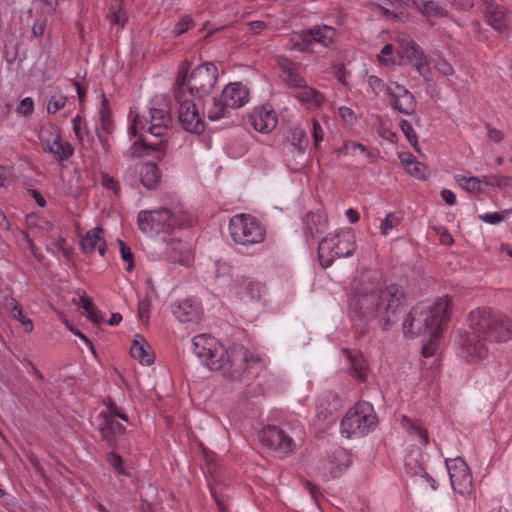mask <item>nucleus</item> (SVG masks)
I'll return each mask as SVG.
<instances>
[{
  "mask_svg": "<svg viewBox=\"0 0 512 512\" xmlns=\"http://www.w3.org/2000/svg\"><path fill=\"white\" fill-rule=\"evenodd\" d=\"M406 305L401 285L360 281L351 289L349 317L355 325L364 327L376 321L383 331H388L398 323Z\"/></svg>",
  "mask_w": 512,
  "mask_h": 512,
  "instance_id": "1",
  "label": "nucleus"
},
{
  "mask_svg": "<svg viewBox=\"0 0 512 512\" xmlns=\"http://www.w3.org/2000/svg\"><path fill=\"white\" fill-rule=\"evenodd\" d=\"M450 306L448 296L437 298L428 308L422 304L413 306L402 324L404 336L413 339L421 334H428L436 338L449 320Z\"/></svg>",
  "mask_w": 512,
  "mask_h": 512,
  "instance_id": "2",
  "label": "nucleus"
},
{
  "mask_svg": "<svg viewBox=\"0 0 512 512\" xmlns=\"http://www.w3.org/2000/svg\"><path fill=\"white\" fill-rule=\"evenodd\" d=\"M191 63L184 60L180 63L173 85L174 99L182 96L202 99L210 94L218 79V69L213 63L198 65L190 72Z\"/></svg>",
  "mask_w": 512,
  "mask_h": 512,
  "instance_id": "3",
  "label": "nucleus"
},
{
  "mask_svg": "<svg viewBox=\"0 0 512 512\" xmlns=\"http://www.w3.org/2000/svg\"><path fill=\"white\" fill-rule=\"evenodd\" d=\"M469 328L489 343H507L512 339V317L491 307H478L468 315Z\"/></svg>",
  "mask_w": 512,
  "mask_h": 512,
  "instance_id": "4",
  "label": "nucleus"
},
{
  "mask_svg": "<svg viewBox=\"0 0 512 512\" xmlns=\"http://www.w3.org/2000/svg\"><path fill=\"white\" fill-rule=\"evenodd\" d=\"M171 122L172 117L169 112L163 109L152 108L150 110V122L147 132L154 139H149L144 134H141L133 144V155L145 157L156 154V159L162 161L168 149V140L163 137L169 129Z\"/></svg>",
  "mask_w": 512,
  "mask_h": 512,
  "instance_id": "5",
  "label": "nucleus"
},
{
  "mask_svg": "<svg viewBox=\"0 0 512 512\" xmlns=\"http://www.w3.org/2000/svg\"><path fill=\"white\" fill-rule=\"evenodd\" d=\"M355 249V234L352 229H340L329 233L318 245L320 265L326 269L333 264L335 259L351 256Z\"/></svg>",
  "mask_w": 512,
  "mask_h": 512,
  "instance_id": "6",
  "label": "nucleus"
},
{
  "mask_svg": "<svg viewBox=\"0 0 512 512\" xmlns=\"http://www.w3.org/2000/svg\"><path fill=\"white\" fill-rule=\"evenodd\" d=\"M378 417L368 402H358L349 409L340 422V432L346 438L363 437L373 431Z\"/></svg>",
  "mask_w": 512,
  "mask_h": 512,
  "instance_id": "7",
  "label": "nucleus"
},
{
  "mask_svg": "<svg viewBox=\"0 0 512 512\" xmlns=\"http://www.w3.org/2000/svg\"><path fill=\"white\" fill-rule=\"evenodd\" d=\"M229 232L232 240L242 246H253L265 240L266 227L255 216L236 214L229 220Z\"/></svg>",
  "mask_w": 512,
  "mask_h": 512,
  "instance_id": "8",
  "label": "nucleus"
},
{
  "mask_svg": "<svg viewBox=\"0 0 512 512\" xmlns=\"http://www.w3.org/2000/svg\"><path fill=\"white\" fill-rule=\"evenodd\" d=\"M182 225L180 217L165 207L157 210L141 211L138 214L139 229L151 236L162 232L170 233L176 227H181Z\"/></svg>",
  "mask_w": 512,
  "mask_h": 512,
  "instance_id": "9",
  "label": "nucleus"
},
{
  "mask_svg": "<svg viewBox=\"0 0 512 512\" xmlns=\"http://www.w3.org/2000/svg\"><path fill=\"white\" fill-rule=\"evenodd\" d=\"M217 345L216 338L207 334H200L192 339L193 352L200 359H204L206 366L212 371H220L224 366V350L222 344L220 348Z\"/></svg>",
  "mask_w": 512,
  "mask_h": 512,
  "instance_id": "10",
  "label": "nucleus"
},
{
  "mask_svg": "<svg viewBox=\"0 0 512 512\" xmlns=\"http://www.w3.org/2000/svg\"><path fill=\"white\" fill-rule=\"evenodd\" d=\"M258 439L264 448L279 456L293 452L296 447L294 439L283 428L276 425L263 427L258 434Z\"/></svg>",
  "mask_w": 512,
  "mask_h": 512,
  "instance_id": "11",
  "label": "nucleus"
},
{
  "mask_svg": "<svg viewBox=\"0 0 512 512\" xmlns=\"http://www.w3.org/2000/svg\"><path fill=\"white\" fill-rule=\"evenodd\" d=\"M397 42V52L399 56L413 65L419 75L429 80L431 70L421 47L409 35L404 33L398 35Z\"/></svg>",
  "mask_w": 512,
  "mask_h": 512,
  "instance_id": "12",
  "label": "nucleus"
},
{
  "mask_svg": "<svg viewBox=\"0 0 512 512\" xmlns=\"http://www.w3.org/2000/svg\"><path fill=\"white\" fill-rule=\"evenodd\" d=\"M487 341L482 335L472 331L460 335L458 356L467 363H476L486 358L489 353Z\"/></svg>",
  "mask_w": 512,
  "mask_h": 512,
  "instance_id": "13",
  "label": "nucleus"
},
{
  "mask_svg": "<svg viewBox=\"0 0 512 512\" xmlns=\"http://www.w3.org/2000/svg\"><path fill=\"white\" fill-rule=\"evenodd\" d=\"M445 464L453 490L462 496L470 495L473 484L466 462L461 457H456L446 459Z\"/></svg>",
  "mask_w": 512,
  "mask_h": 512,
  "instance_id": "14",
  "label": "nucleus"
},
{
  "mask_svg": "<svg viewBox=\"0 0 512 512\" xmlns=\"http://www.w3.org/2000/svg\"><path fill=\"white\" fill-rule=\"evenodd\" d=\"M226 356V373L231 378L240 376L252 364L261 362L260 355L250 353L242 345L235 346L230 353L226 350Z\"/></svg>",
  "mask_w": 512,
  "mask_h": 512,
  "instance_id": "15",
  "label": "nucleus"
},
{
  "mask_svg": "<svg viewBox=\"0 0 512 512\" xmlns=\"http://www.w3.org/2000/svg\"><path fill=\"white\" fill-rule=\"evenodd\" d=\"M178 105V119L184 130L200 134L204 131V121L200 117L195 104L188 97L174 99Z\"/></svg>",
  "mask_w": 512,
  "mask_h": 512,
  "instance_id": "16",
  "label": "nucleus"
},
{
  "mask_svg": "<svg viewBox=\"0 0 512 512\" xmlns=\"http://www.w3.org/2000/svg\"><path fill=\"white\" fill-rule=\"evenodd\" d=\"M483 13L487 23L499 34L508 37L510 26L507 20V10L492 0L483 1Z\"/></svg>",
  "mask_w": 512,
  "mask_h": 512,
  "instance_id": "17",
  "label": "nucleus"
},
{
  "mask_svg": "<svg viewBox=\"0 0 512 512\" xmlns=\"http://www.w3.org/2000/svg\"><path fill=\"white\" fill-rule=\"evenodd\" d=\"M249 121L256 131L263 134L272 132L278 123L276 112L269 105L255 107L249 115Z\"/></svg>",
  "mask_w": 512,
  "mask_h": 512,
  "instance_id": "18",
  "label": "nucleus"
},
{
  "mask_svg": "<svg viewBox=\"0 0 512 512\" xmlns=\"http://www.w3.org/2000/svg\"><path fill=\"white\" fill-rule=\"evenodd\" d=\"M98 419L101 420L97 426L101 439L106 442L108 447L116 448V436L125 433V426L108 413L101 412Z\"/></svg>",
  "mask_w": 512,
  "mask_h": 512,
  "instance_id": "19",
  "label": "nucleus"
},
{
  "mask_svg": "<svg viewBox=\"0 0 512 512\" xmlns=\"http://www.w3.org/2000/svg\"><path fill=\"white\" fill-rule=\"evenodd\" d=\"M328 228V219L320 210L310 211L303 219V233L306 238H315Z\"/></svg>",
  "mask_w": 512,
  "mask_h": 512,
  "instance_id": "20",
  "label": "nucleus"
},
{
  "mask_svg": "<svg viewBox=\"0 0 512 512\" xmlns=\"http://www.w3.org/2000/svg\"><path fill=\"white\" fill-rule=\"evenodd\" d=\"M262 286L259 282L245 279L243 277L236 278L230 286V293L234 294L241 300H257L260 297Z\"/></svg>",
  "mask_w": 512,
  "mask_h": 512,
  "instance_id": "21",
  "label": "nucleus"
},
{
  "mask_svg": "<svg viewBox=\"0 0 512 512\" xmlns=\"http://www.w3.org/2000/svg\"><path fill=\"white\" fill-rule=\"evenodd\" d=\"M250 91L242 82H230L226 84V108L238 109L248 103Z\"/></svg>",
  "mask_w": 512,
  "mask_h": 512,
  "instance_id": "22",
  "label": "nucleus"
},
{
  "mask_svg": "<svg viewBox=\"0 0 512 512\" xmlns=\"http://www.w3.org/2000/svg\"><path fill=\"white\" fill-rule=\"evenodd\" d=\"M278 66L281 70L283 81L291 88H299L306 85V80L300 75L297 65L286 57L277 59Z\"/></svg>",
  "mask_w": 512,
  "mask_h": 512,
  "instance_id": "23",
  "label": "nucleus"
},
{
  "mask_svg": "<svg viewBox=\"0 0 512 512\" xmlns=\"http://www.w3.org/2000/svg\"><path fill=\"white\" fill-rule=\"evenodd\" d=\"M307 30L310 33L309 36L312 48L315 44L329 48L336 39V30L328 25L314 26Z\"/></svg>",
  "mask_w": 512,
  "mask_h": 512,
  "instance_id": "24",
  "label": "nucleus"
},
{
  "mask_svg": "<svg viewBox=\"0 0 512 512\" xmlns=\"http://www.w3.org/2000/svg\"><path fill=\"white\" fill-rule=\"evenodd\" d=\"M343 354L347 356L350 361V373L361 382H366L368 378V365L363 355L359 352H354L349 349H343Z\"/></svg>",
  "mask_w": 512,
  "mask_h": 512,
  "instance_id": "25",
  "label": "nucleus"
},
{
  "mask_svg": "<svg viewBox=\"0 0 512 512\" xmlns=\"http://www.w3.org/2000/svg\"><path fill=\"white\" fill-rule=\"evenodd\" d=\"M329 464L330 477L337 478L352 464L351 456L344 448H337L330 455Z\"/></svg>",
  "mask_w": 512,
  "mask_h": 512,
  "instance_id": "26",
  "label": "nucleus"
},
{
  "mask_svg": "<svg viewBox=\"0 0 512 512\" xmlns=\"http://www.w3.org/2000/svg\"><path fill=\"white\" fill-rule=\"evenodd\" d=\"M172 311L180 322H191L199 315V304L192 299H186L174 304Z\"/></svg>",
  "mask_w": 512,
  "mask_h": 512,
  "instance_id": "27",
  "label": "nucleus"
},
{
  "mask_svg": "<svg viewBox=\"0 0 512 512\" xmlns=\"http://www.w3.org/2000/svg\"><path fill=\"white\" fill-rule=\"evenodd\" d=\"M166 254L172 262L185 265L190 260L191 251L188 245L183 241L171 239L167 244Z\"/></svg>",
  "mask_w": 512,
  "mask_h": 512,
  "instance_id": "28",
  "label": "nucleus"
},
{
  "mask_svg": "<svg viewBox=\"0 0 512 512\" xmlns=\"http://www.w3.org/2000/svg\"><path fill=\"white\" fill-rule=\"evenodd\" d=\"M140 180L142 185L149 190L158 186L161 180V171L155 162L148 161L141 166Z\"/></svg>",
  "mask_w": 512,
  "mask_h": 512,
  "instance_id": "29",
  "label": "nucleus"
},
{
  "mask_svg": "<svg viewBox=\"0 0 512 512\" xmlns=\"http://www.w3.org/2000/svg\"><path fill=\"white\" fill-rule=\"evenodd\" d=\"M298 89L299 90L294 95L295 98L308 108H319L325 101V97L321 92L312 87H308L307 84Z\"/></svg>",
  "mask_w": 512,
  "mask_h": 512,
  "instance_id": "30",
  "label": "nucleus"
},
{
  "mask_svg": "<svg viewBox=\"0 0 512 512\" xmlns=\"http://www.w3.org/2000/svg\"><path fill=\"white\" fill-rule=\"evenodd\" d=\"M309 34L307 29L293 33L286 44V48L290 51L313 52Z\"/></svg>",
  "mask_w": 512,
  "mask_h": 512,
  "instance_id": "31",
  "label": "nucleus"
},
{
  "mask_svg": "<svg viewBox=\"0 0 512 512\" xmlns=\"http://www.w3.org/2000/svg\"><path fill=\"white\" fill-rule=\"evenodd\" d=\"M149 345L144 338L135 339L130 348V355L140 361L141 364L151 365L154 363V355L149 351Z\"/></svg>",
  "mask_w": 512,
  "mask_h": 512,
  "instance_id": "32",
  "label": "nucleus"
},
{
  "mask_svg": "<svg viewBox=\"0 0 512 512\" xmlns=\"http://www.w3.org/2000/svg\"><path fill=\"white\" fill-rule=\"evenodd\" d=\"M413 6L423 15L432 17H445L447 11L433 0H412Z\"/></svg>",
  "mask_w": 512,
  "mask_h": 512,
  "instance_id": "33",
  "label": "nucleus"
},
{
  "mask_svg": "<svg viewBox=\"0 0 512 512\" xmlns=\"http://www.w3.org/2000/svg\"><path fill=\"white\" fill-rule=\"evenodd\" d=\"M49 152L54 154L59 161L68 160L73 154V147L68 143H63L60 139V135H56L54 140L47 143Z\"/></svg>",
  "mask_w": 512,
  "mask_h": 512,
  "instance_id": "34",
  "label": "nucleus"
},
{
  "mask_svg": "<svg viewBox=\"0 0 512 512\" xmlns=\"http://www.w3.org/2000/svg\"><path fill=\"white\" fill-rule=\"evenodd\" d=\"M391 105L399 113L404 115L414 114L417 101L412 93L400 95L399 98L392 100Z\"/></svg>",
  "mask_w": 512,
  "mask_h": 512,
  "instance_id": "35",
  "label": "nucleus"
},
{
  "mask_svg": "<svg viewBox=\"0 0 512 512\" xmlns=\"http://www.w3.org/2000/svg\"><path fill=\"white\" fill-rule=\"evenodd\" d=\"M401 424L411 435L417 437L420 444L426 446L429 443L427 431L418 423L403 415L401 418Z\"/></svg>",
  "mask_w": 512,
  "mask_h": 512,
  "instance_id": "36",
  "label": "nucleus"
},
{
  "mask_svg": "<svg viewBox=\"0 0 512 512\" xmlns=\"http://www.w3.org/2000/svg\"><path fill=\"white\" fill-rule=\"evenodd\" d=\"M103 229L96 227L86 233L81 239L80 245L85 253H93L99 241L102 239Z\"/></svg>",
  "mask_w": 512,
  "mask_h": 512,
  "instance_id": "37",
  "label": "nucleus"
},
{
  "mask_svg": "<svg viewBox=\"0 0 512 512\" xmlns=\"http://www.w3.org/2000/svg\"><path fill=\"white\" fill-rule=\"evenodd\" d=\"M224 90L219 98H212L205 104L207 116L210 120H218L224 116Z\"/></svg>",
  "mask_w": 512,
  "mask_h": 512,
  "instance_id": "38",
  "label": "nucleus"
},
{
  "mask_svg": "<svg viewBox=\"0 0 512 512\" xmlns=\"http://www.w3.org/2000/svg\"><path fill=\"white\" fill-rule=\"evenodd\" d=\"M403 216L400 212L388 213L381 221L380 231L382 235H388L393 229L397 228L401 223Z\"/></svg>",
  "mask_w": 512,
  "mask_h": 512,
  "instance_id": "39",
  "label": "nucleus"
},
{
  "mask_svg": "<svg viewBox=\"0 0 512 512\" xmlns=\"http://www.w3.org/2000/svg\"><path fill=\"white\" fill-rule=\"evenodd\" d=\"M337 152L344 155H356L357 153L366 154L368 158L372 157V153L367 151L366 147L354 141L344 143Z\"/></svg>",
  "mask_w": 512,
  "mask_h": 512,
  "instance_id": "40",
  "label": "nucleus"
},
{
  "mask_svg": "<svg viewBox=\"0 0 512 512\" xmlns=\"http://www.w3.org/2000/svg\"><path fill=\"white\" fill-rule=\"evenodd\" d=\"M512 181V177L503 175H489L483 177V183L486 186L498 187L500 190H506Z\"/></svg>",
  "mask_w": 512,
  "mask_h": 512,
  "instance_id": "41",
  "label": "nucleus"
},
{
  "mask_svg": "<svg viewBox=\"0 0 512 512\" xmlns=\"http://www.w3.org/2000/svg\"><path fill=\"white\" fill-rule=\"evenodd\" d=\"M11 304H13V306H12L13 318L18 320L22 324L25 332H31L33 330L32 320L24 315L22 309L19 307V305L17 304V302L14 299L12 300Z\"/></svg>",
  "mask_w": 512,
  "mask_h": 512,
  "instance_id": "42",
  "label": "nucleus"
},
{
  "mask_svg": "<svg viewBox=\"0 0 512 512\" xmlns=\"http://www.w3.org/2000/svg\"><path fill=\"white\" fill-rule=\"evenodd\" d=\"M117 242L120 247L121 258L124 262L127 263L126 270L132 271V269L134 268V256L131 251V248L128 245H126V243L121 239H118Z\"/></svg>",
  "mask_w": 512,
  "mask_h": 512,
  "instance_id": "43",
  "label": "nucleus"
},
{
  "mask_svg": "<svg viewBox=\"0 0 512 512\" xmlns=\"http://www.w3.org/2000/svg\"><path fill=\"white\" fill-rule=\"evenodd\" d=\"M291 143L300 152H304L308 144L305 132L301 129H295L292 132Z\"/></svg>",
  "mask_w": 512,
  "mask_h": 512,
  "instance_id": "44",
  "label": "nucleus"
},
{
  "mask_svg": "<svg viewBox=\"0 0 512 512\" xmlns=\"http://www.w3.org/2000/svg\"><path fill=\"white\" fill-rule=\"evenodd\" d=\"M462 182L461 185L463 189L468 192H481V184L483 183V178L479 179L478 177H462L460 179Z\"/></svg>",
  "mask_w": 512,
  "mask_h": 512,
  "instance_id": "45",
  "label": "nucleus"
},
{
  "mask_svg": "<svg viewBox=\"0 0 512 512\" xmlns=\"http://www.w3.org/2000/svg\"><path fill=\"white\" fill-rule=\"evenodd\" d=\"M100 127H96V129L105 130L106 133H112L113 130V122L111 119V110L110 108L100 109Z\"/></svg>",
  "mask_w": 512,
  "mask_h": 512,
  "instance_id": "46",
  "label": "nucleus"
},
{
  "mask_svg": "<svg viewBox=\"0 0 512 512\" xmlns=\"http://www.w3.org/2000/svg\"><path fill=\"white\" fill-rule=\"evenodd\" d=\"M108 463L113 467L114 471L120 475H128L123 467V459L121 455L115 452H110L107 455Z\"/></svg>",
  "mask_w": 512,
  "mask_h": 512,
  "instance_id": "47",
  "label": "nucleus"
},
{
  "mask_svg": "<svg viewBox=\"0 0 512 512\" xmlns=\"http://www.w3.org/2000/svg\"><path fill=\"white\" fill-rule=\"evenodd\" d=\"M399 125L409 143L415 148L418 141L412 124L408 120L402 119Z\"/></svg>",
  "mask_w": 512,
  "mask_h": 512,
  "instance_id": "48",
  "label": "nucleus"
},
{
  "mask_svg": "<svg viewBox=\"0 0 512 512\" xmlns=\"http://www.w3.org/2000/svg\"><path fill=\"white\" fill-rule=\"evenodd\" d=\"M67 101V97L63 95H53L48 102L47 111L50 114H54L62 109Z\"/></svg>",
  "mask_w": 512,
  "mask_h": 512,
  "instance_id": "49",
  "label": "nucleus"
},
{
  "mask_svg": "<svg viewBox=\"0 0 512 512\" xmlns=\"http://www.w3.org/2000/svg\"><path fill=\"white\" fill-rule=\"evenodd\" d=\"M101 184L103 187L112 190L116 196L120 195V186L118 181L109 174L105 172L101 173Z\"/></svg>",
  "mask_w": 512,
  "mask_h": 512,
  "instance_id": "50",
  "label": "nucleus"
},
{
  "mask_svg": "<svg viewBox=\"0 0 512 512\" xmlns=\"http://www.w3.org/2000/svg\"><path fill=\"white\" fill-rule=\"evenodd\" d=\"M409 93L411 92L408 89L396 82H393L386 87V94L391 98V100L399 98L400 95Z\"/></svg>",
  "mask_w": 512,
  "mask_h": 512,
  "instance_id": "51",
  "label": "nucleus"
},
{
  "mask_svg": "<svg viewBox=\"0 0 512 512\" xmlns=\"http://www.w3.org/2000/svg\"><path fill=\"white\" fill-rule=\"evenodd\" d=\"M192 26H194V21L189 16H184L175 25L173 33L176 37L180 36Z\"/></svg>",
  "mask_w": 512,
  "mask_h": 512,
  "instance_id": "52",
  "label": "nucleus"
},
{
  "mask_svg": "<svg viewBox=\"0 0 512 512\" xmlns=\"http://www.w3.org/2000/svg\"><path fill=\"white\" fill-rule=\"evenodd\" d=\"M368 85L376 95H378L382 91L386 92V87L388 86L384 83L382 79L375 75H370L368 77Z\"/></svg>",
  "mask_w": 512,
  "mask_h": 512,
  "instance_id": "53",
  "label": "nucleus"
},
{
  "mask_svg": "<svg viewBox=\"0 0 512 512\" xmlns=\"http://www.w3.org/2000/svg\"><path fill=\"white\" fill-rule=\"evenodd\" d=\"M17 111L26 117L30 116L34 111V102L32 98L26 97L22 99L17 107Z\"/></svg>",
  "mask_w": 512,
  "mask_h": 512,
  "instance_id": "54",
  "label": "nucleus"
},
{
  "mask_svg": "<svg viewBox=\"0 0 512 512\" xmlns=\"http://www.w3.org/2000/svg\"><path fill=\"white\" fill-rule=\"evenodd\" d=\"M339 115L341 119L348 125H353L357 121L355 112L347 106H342L339 108Z\"/></svg>",
  "mask_w": 512,
  "mask_h": 512,
  "instance_id": "55",
  "label": "nucleus"
},
{
  "mask_svg": "<svg viewBox=\"0 0 512 512\" xmlns=\"http://www.w3.org/2000/svg\"><path fill=\"white\" fill-rule=\"evenodd\" d=\"M478 218L488 224L495 225L504 220V217L501 213L498 212H488L484 214H480Z\"/></svg>",
  "mask_w": 512,
  "mask_h": 512,
  "instance_id": "56",
  "label": "nucleus"
},
{
  "mask_svg": "<svg viewBox=\"0 0 512 512\" xmlns=\"http://www.w3.org/2000/svg\"><path fill=\"white\" fill-rule=\"evenodd\" d=\"M435 69L444 76H449L454 73V69L451 64L445 59H439L435 63Z\"/></svg>",
  "mask_w": 512,
  "mask_h": 512,
  "instance_id": "57",
  "label": "nucleus"
},
{
  "mask_svg": "<svg viewBox=\"0 0 512 512\" xmlns=\"http://www.w3.org/2000/svg\"><path fill=\"white\" fill-rule=\"evenodd\" d=\"M485 128L487 132V137L490 141L494 143H499L503 140L504 135L500 130L496 129L495 127L488 123L485 125Z\"/></svg>",
  "mask_w": 512,
  "mask_h": 512,
  "instance_id": "58",
  "label": "nucleus"
},
{
  "mask_svg": "<svg viewBox=\"0 0 512 512\" xmlns=\"http://www.w3.org/2000/svg\"><path fill=\"white\" fill-rule=\"evenodd\" d=\"M424 170L425 166L417 160L408 168V172L410 175L417 179L423 180L426 179Z\"/></svg>",
  "mask_w": 512,
  "mask_h": 512,
  "instance_id": "59",
  "label": "nucleus"
},
{
  "mask_svg": "<svg viewBox=\"0 0 512 512\" xmlns=\"http://www.w3.org/2000/svg\"><path fill=\"white\" fill-rule=\"evenodd\" d=\"M247 151V147L245 143L241 140L237 143L235 148L230 147L228 150V155L232 158H239L243 156Z\"/></svg>",
  "mask_w": 512,
  "mask_h": 512,
  "instance_id": "60",
  "label": "nucleus"
},
{
  "mask_svg": "<svg viewBox=\"0 0 512 512\" xmlns=\"http://www.w3.org/2000/svg\"><path fill=\"white\" fill-rule=\"evenodd\" d=\"M333 74H334V77L339 81L341 82L342 84L346 85V74H347V70L345 68V65L342 64V63H339V64H336L334 66V71H333Z\"/></svg>",
  "mask_w": 512,
  "mask_h": 512,
  "instance_id": "61",
  "label": "nucleus"
},
{
  "mask_svg": "<svg viewBox=\"0 0 512 512\" xmlns=\"http://www.w3.org/2000/svg\"><path fill=\"white\" fill-rule=\"evenodd\" d=\"M81 122H82V118L79 115H77L73 119V130H74V133H75L76 137L81 142H83L84 141V134H86L89 137V133L87 131H85V132L82 131Z\"/></svg>",
  "mask_w": 512,
  "mask_h": 512,
  "instance_id": "62",
  "label": "nucleus"
},
{
  "mask_svg": "<svg viewBox=\"0 0 512 512\" xmlns=\"http://www.w3.org/2000/svg\"><path fill=\"white\" fill-rule=\"evenodd\" d=\"M406 469L408 473L418 475L420 477H423L424 473L426 472V470L420 464H418L416 460L413 462H408L406 464Z\"/></svg>",
  "mask_w": 512,
  "mask_h": 512,
  "instance_id": "63",
  "label": "nucleus"
},
{
  "mask_svg": "<svg viewBox=\"0 0 512 512\" xmlns=\"http://www.w3.org/2000/svg\"><path fill=\"white\" fill-rule=\"evenodd\" d=\"M313 139L315 146L317 147L319 143L323 140V129L320 125V123L316 120L313 121Z\"/></svg>",
  "mask_w": 512,
  "mask_h": 512,
  "instance_id": "64",
  "label": "nucleus"
}]
</instances>
